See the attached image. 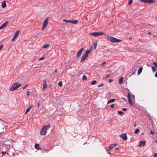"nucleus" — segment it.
I'll return each mask as SVG.
<instances>
[{"label":"nucleus","mask_w":157,"mask_h":157,"mask_svg":"<svg viewBox=\"0 0 157 157\" xmlns=\"http://www.w3.org/2000/svg\"><path fill=\"white\" fill-rule=\"evenodd\" d=\"M91 35L94 36H97V32H94L92 33H90Z\"/></svg>","instance_id":"obj_20"},{"label":"nucleus","mask_w":157,"mask_h":157,"mask_svg":"<svg viewBox=\"0 0 157 157\" xmlns=\"http://www.w3.org/2000/svg\"><path fill=\"white\" fill-rule=\"evenodd\" d=\"M123 81V78L122 77H121L119 80L118 82L120 84H121L122 83Z\"/></svg>","instance_id":"obj_15"},{"label":"nucleus","mask_w":157,"mask_h":157,"mask_svg":"<svg viewBox=\"0 0 157 157\" xmlns=\"http://www.w3.org/2000/svg\"><path fill=\"white\" fill-rule=\"evenodd\" d=\"M63 21L64 22H65L66 23H70L73 24H77L78 23V21L77 20H67V19H63Z\"/></svg>","instance_id":"obj_5"},{"label":"nucleus","mask_w":157,"mask_h":157,"mask_svg":"<svg viewBox=\"0 0 157 157\" xmlns=\"http://www.w3.org/2000/svg\"><path fill=\"white\" fill-rule=\"evenodd\" d=\"M136 124H135L134 125V127H136Z\"/></svg>","instance_id":"obj_52"},{"label":"nucleus","mask_w":157,"mask_h":157,"mask_svg":"<svg viewBox=\"0 0 157 157\" xmlns=\"http://www.w3.org/2000/svg\"><path fill=\"white\" fill-rule=\"evenodd\" d=\"M30 109H29L28 107L27 109L26 110V111L25 112V113L26 114H27L30 110Z\"/></svg>","instance_id":"obj_29"},{"label":"nucleus","mask_w":157,"mask_h":157,"mask_svg":"<svg viewBox=\"0 0 157 157\" xmlns=\"http://www.w3.org/2000/svg\"><path fill=\"white\" fill-rule=\"evenodd\" d=\"M27 94L28 96H29V91H27Z\"/></svg>","instance_id":"obj_45"},{"label":"nucleus","mask_w":157,"mask_h":157,"mask_svg":"<svg viewBox=\"0 0 157 157\" xmlns=\"http://www.w3.org/2000/svg\"><path fill=\"white\" fill-rule=\"evenodd\" d=\"M19 31H17L16 32V33H15V34L13 36V39H12V41H14V40L18 36V35L19 34Z\"/></svg>","instance_id":"obj_12"},{"label":"nucleus","mask_w":157,"mask_h":157,"mask_svg":"<svg viewBox=\"0 0 157 157\" xmlns=\"http://www.w3.org/2000/svg\"><path fill=\"white\" fill-rule=\"evenodd\" d=\"M155 142L157 144V140H155Z\"/></svg>","instance_id":"obj_56"},{"label":"nucleus","mask_w":157,"mask_h":157,"mask_svg":"<svg viewBox=\"0 0 157 157\" xmlns=\"http://www.w3.org/2000/svg\"><path fill=\"white\" fill-rule=\"evenodd\" d=\"M110 75H106V76H105V77H106V78H107L109 77L110 76Z\"/></svg>","instance_id":"obj_48"},{"label":"nucleus","mask_w":157,"mask_h":157,"mask_svg":"<svg viewBox=\"0 0 157 157\" xmlns=\"http://www.w3.org/2000/svg\"><path fill=\"white\" fill-rule=\"evenodd\" d=\"M119 150V149L118 148H116V150Z\"/></svg>","instance_id":"obj_53"},{"label":"nucleus","mask_w":157,"mask_h":157,"mask_svg":"<svg viewBox=\"0 0 157 157\" xmlns=\"http://www.w3.org/2000/svg\"><path fill=\"white\" fill-rule=\"evenodd\" d=\"M2 6L3 8H6V2L5 1H3L2 2Z\"/></svg>","instance_id":"obj_14"},{"label":"nucleus","mask_w":157,"mask_h":157,"mask_svg":"<svg viewBox=\"0 0 157 157\" xmlns=\"http://www.w3.org/2000/svg\"><path fill=\"white\" fill-rule=\"evenodd\" d=\"M8 23V21H6V22L2 24V25L0 26V30L5 27L7 25Z\"/></svg>","instance_id":"obj_13"},{"label":"nucleus","mask_w":157,"mask_h":157,"mask_svg":"<svg viewBox=\"0 0 157 157\" xmlns=\"http://www.w3.org/2000/svg\"><path fill=\"white\" fill-rule=\"evenodd\" d=\"M121 98L122 99H123L125 101H127V100H126V99L125 98Z\"/></svg>","instance_id":"obj_47"},{"label":"nucleus","mask_w":157,"mask_h":157,"mask_svg":"<svg viewBox=\"0 0 157 157\" xmlns=\"http://www.w3.org/2000/svg\"><path fill=\"white\" fill-rule=\"evenodd\" d=\"M92 48V47H91L90 50L86 51L84 55L82 56L80 61L81 62H82L84 61L85 59L88 57L89 54Z\"/></svg>","instance_id":"obj_4"},{"label":"nucleus","mask_w":157,"mask_h":157,"mask_svg":"<svg viewBox=\"0 0 157 157\" xmlns=\"http://www.w3.org/2000/svg\"><path fill=\"white\" fill-rule=\"evenodd\" d=\"M21 84L18 82H15L13 83L10 89V91H13L18 88L21 86Z\"/></svg>","instance_id":"obj_3"},{"label":"nucleus","mask_w":157,"mask_h":157,"mask_svg":"<svg viewBox=\"0 0 157 157\" xmlns=\"http://www.w3.org/2000/svg\"><path fill=\"white\" fill-rule=\"evenodd\" d=\"M28 85V84H27L26 85H25L24 86H23L22 88L23 89H25L27 86Z\"/></svg>","instance_id":"obj_39"},{"label":"nucleus","mask_w":157,"mask_h":157,"mask_svg":"<svg viewBox=\"0 0 157 157\" xmlns=\"http://www.w3.org/2000/svg\"><path fill=\"white\" fill-rule=\"evenodd\" d=\"M153 64L157 68V63L156 62H153Z\"/></svg>","instance_id":"obj_34"},{"label":"nucleus","mask_w":157,"mask_h":157,"mask_svg":"<svg viewBox=\"0 0 157 157\" xmlns=\"http://www.w3.org/2000/svg\"><path fill=\"white\" fill-rule=\"evenodd\" d=\"M124 111H125L127 110V109L126 108H124L122 109Z\"/></svg>","instance_id":"obj_42"},{"label":"nucleus","mask_w":157,"mask_h":157,"mask_svg":"<svg viewBox=\"0 0 157 157\" xmlns=\"http://www.w3.org/2000/svg\"><path fill=\"white\" fill-rule=\"evenodd\" d=\"M49 20V18L48 17H47L45 20L44 21L42 30H43L46 27L47 25L48 24V21Z\"/></svg>","instance_id":"obj_6"},{"label":"nucleus","mask_w":157,"mask_h":157,"mask_svg":"<svg viewBox=\"0 0 157 157\" xmlns=\"http://www.w3.org/2000/svg\"><path fill=\"white\" fill-rule=\"evenodd\" d=\"M139 129L138 128H137L134 131V133L135 134H137L139 132Z\"/></svg>","instance_id":"obj_24"},{"label":"nucleus","mask_w":157,"mask_h":157,"mask_svg":"<svg viewBox=\"0 0 157 157\" xmlns=\"http://www.w3.org/2000/svg\"><path fill=\"white\" fill-rule=\"evenodd\" d=\"M114 106V104H112L111 105V108H113Z\"/></svg>","instance_id":"obj_41"},{"label":"nucleus","mask_w":157,"mask_h":157,"mask_svg":"<svg viewBox=\"0 0 157 157\" xmlns=\"http://www.w3.org/2000/svg\"><path fill=\"white\" fill-rule=\"evenodd\" d=\"M33 106V105H30L29 107L28 108L29 109H31V108H32Z\"/></svg>","instance_id":"obj_38"},{"label":"nucleus","mask_w":157,"mask_h":157,"mask_svg":"<svg viewBox=\"0 0 157 157\" xmlns=\"http://www.w3.org/2000/svg\"><path fill=\"white\" fill-rule=\"evenodd\" d=\"M107 39L113 43H117L121 41V40L120 39H117V38L112 36H107Z\"/></svg>","instance_id":"obj_2"},{"label":"nucleus","mask_w":157,"mask_h":157,"mask_svg":"<svg viewBox=\"0 0 157 157\" xmlns=\"http://www.w3.org/2000/svg\"><path fill=\"white\" fill-rule=\"evenodd\" d=\"M113 146L114 147H115L117 146V144H112Z\"/></svg>","instance_id":"obj_40"},{"label":"nucleus","mask_w":157,"mask_h":157,"mask_svg":"<svg viewBox=\"0 0 157 157\" xmlns=\"http://www.w3.org/2000/svg\"><path fill=\"white\" fill-rule=\"evenodd\" d=\"M142 69H143V68L142 67H140L139 68V69L138 70V75H140L141 73V72L142 71Z\"/></svg>","instance_id":"obj_19"},{"label":"nucleus","mask_w":157,"mask_h":157,"mask_svg":"<svg viewBox=\"0 0 157 157\" xmlns=\"http://www.w3.org/2000/svg\"><path fill=\"white\" fill-rule=\"evenodd\" d=\"M34 147L36 149L38 150H40V149L39 148V145L36 143L35 144Z\"/></svg>","instance_id":"obj_18"},{"label":"nucleus","mask_w":157,"mask_h":157,"mask_svg":"<svg viewBox=\"0 0 157 157\" xmlns=\"http://www.w3.org/2000/svg\"><path fill=\"white\" fill-rule=\"evenodd\" d=\"M97 42H95L94 43L93 46L94 47V49H95L96 48L97 46Z\"/></svg>","instance_id":"obj_23"},{"label":"nucleus","mask_w":157,"mask_h":157,"mask_svg":"<svg viewBox=\"0 0 157 157\" xmlns=\"http://www.w3.org/2000/svg\"><path fill=\"white\" fill-rule=\"evenodd\" d=\"M148 34H150H150H151V32H149V33H148Z\"/></svg>","instance_id":"obj_57"},{"label":"nucleus","mask_w":157,"mask_h":157,"mask_svg":"<svg viewBox=\"0 0 157 157\" xmlns=\"http://www.w3.org/2000/svg\"><path fill=\"white\" fill-rule=\"evenodd\" d=\"M128 102L130 104L131 106H133V104L130 95V94L129 93H128Z\"/></svg>","instance_id":"obj_9"},{"label":"nucleus","mask_w":157,"mask_h":157,"mask_svg":"<svg viewBox=\"0 0 157 157\" xmlns=\"http://www.w3.org/2000/svg\"><path fill=\"white\" fill-rule=\"evenodd\" d=\"M154 157H157V153H155L154 154Z\"/></svg>","instance_id":"obj_43"},{"label":"nucleus","mask_w":157,"mask_h":157,"mask_svg":"<svg viewBox=\"0 0 157 157\" xmlns=\"http://www.w3.org/2000/svg\"><path fill=\"white\" fill-rule=\"evenodd\" d=\"M150 133L152 135H153L154 134V132L152 131H151L150 132Z\"/></svg>","instance_id":"obj_44"},{"label":"nucleus","mask_w":157,"mask_h":157,"mask_svg":"<svg viewBox=\"0 0 157 157\" xmlns=\"http://www.w3.org/2000/svg\"><path fill=\"white\" fill-rule=\"evenodd\" d=\"M103 85H104V84L103 83H101L98 86V87H100L103 86Z\"/></svg>","instance_id":"obj_35"},{"label":"nucleus","mask_w":157,"mask_h":157,"mask_svg":"<svg viewBox=\"0 0 157 157\" xmlns=\"http://www.w3.org/2000/svg\"><path fill=\"white\" fill-rule=\"evenodd\" d=\"M113 81V80L112 79H109V82H111Z\"/></svg>","instance_id":"obj_46"},{"label":"nucleus","mask_w":157,"mask_h":157,"mask_svg":"<svg viewBox=\"0 0 157 157\" xmlns=\"http://www.w3.org/2000/svg\"><path fill=\"white\" fill-rule=\"evenodd\" d=\"M104 34V33L103 32H97V35L98 36L103 35Z\"/></svg>","instance_id":"obj_22"},{"label":"nucleus","mask_w":157,"mask_h":157,"mask_svg":"<svg viewBox=\"0 0 157 157\" xmlns=\"http://www.w3.org/2000/svg\"><path fill=\"white\" fill-rule=\"evenodd\" d=\"M115 101V99L114 98L112 99L109 100L107 102V104H109L110 103H112L114 102Z\"/></svg>","instance_id":"obj_17"},{"label":"nucleus","mask_w":157,"mask_h":157,"mask_svg":"<svg viewBox=\"0 0 157 157\" xmlns=\"http://www.w3.org/2000/svg\"><path fill=\"white\" fill-rule=\"evenodd\" d=\"M82 79L83 80H87V78L86 76L84 75L82 76Z\"/></svg>","instance_id":"obj_27"},{"label":"nucleus","mask_w":157,"mask_h":157,"mask_svg":"<svg viewBox=\"0 0 157 157\" xmlns=\"http://www.w3.org/2000/svg\"><path fill=\"white\" fill-rule=\"evenodd\" d=\"M37 105H38V108H39V102L38 103Z\"/></svg>","instance_id":"obj_51"},{"label":"nucleus","mask_w":157,"mask_h":157,"mask_svg":"<svg viewBox=\"0 0 157 157\" xmlns=\"http://www.w3.org/2000/svg\"><path fill=\"white\" fill-rule=\"evenodd\" d=\"M2 154V156L4 155L5 154H6V152H5V151H2V152H1Z\"/></svg>","instance_id":"obj_36"},{"label":"nucleus","mask_w":157,"mask_h":157,"mask_svg":"<svg viewBox=\"0 0 157 157\" xmlns=\"http://www.w3.org/2000/svg\"><path fill=\"white\" fill-rule=\"evenodd\" d=\"M155 76L157 78V72H156L155 75Z\"/></svg>","instance_id":"obj_50"},{"label":"nucleus","mask_w":157,"mask_h":157,"mask_svg":"<svg viewBox=\"0 0 157 157\" xmlns=\"http://www.w3.org/2000/svg\"><path fill=\"white\" fill-rule=\"evenodd\" d=\"M3 46L2 45L0 46V50L2 48Z\"/></svg>","instance_id":"obj_49"},{"label":"nucleus","mask_w":157,"mask_h":157,"mask_svg":"<svg viewBox=\"0 0 157 157\" xmlns=\"http://www.w3.org/2000/svg\"><path fill=\"white\" fill-rule=\"evenodd\" d=\"M108 153H109V154H111V153H110V152L109 151H108Z\"/></svg>","instance_id":"obj_58"},{"label":"nucleus","mask_w":157,"mask_h":157,"mask_svg":"<svg viewBox=\"0 0 157 157\" xmlns=\"http://www.w3.org/2000/svg\"><path fill=\"white\" fill-rule=\"evenodd\" d=\"M97 82V81L96 80H94L92 81L91 83V85H93L95 84Z\"/></svg>","instance_id":"obj_25"},{"label":"nucleus","mask_w":157,"mask_h":157,"mask_svg":"<svg viewBox=\"0 0 157 157\" xmlns=\"http://www.w3.org/2000/svg\"><path fill=\"white\" fill-rule=\"evenodd\" d=\"M132 1H133V0H129V1L128 2V5H131L132 2Z\"/></svg>","instance_id":"obj_30"},{"label":"nucleus","mask_w":157,"mask_h":157,"mask_svg":"<svg viewBox=\"0 0 157 157\" xmlns=\"http://www.w3.org/2000/svg\"><path fill=\"white\" fill-rule=\"evenodd\" d=\"M49 44H47L45 45H44L43 46V48H46L49 47Z\"/></svg>","instance_id":"obj_21"},{"label":"nucleus","mask_w":157,"mask_h":157,"mask_svg":"<svg viewBox=\"0 0 157 157\" xmlns=\"http://www.w3.org/2000/svg\"><path fill=\"white\" fill-rule=\"evenodd\" d=\"M120 136L124 140H127V137L126 133H124L120 135Z\"/></svg>","instance_id":"obj_8"},{"label":"nucleus","mask_w":157,"mask_h":157,"mask_svg":"<svg viewBox=\"0 0 157 157\" xmlns=\"http://www.w3.org/2000/svg\"><path fill=\"white\" fill-rule=\"evenodd\" d=\"M153 36H154V37H156V35H153Z\"/></svg>","instance_id":"obj_59"},{"label":"nucleus","mask_w":157,"mask_h":157,"mask_svg":"<svg viewBox=\"0 0 157 157\" xmlns=\"http://www.w3.org/2000/svg\"><path fill=\"white\" fill-rule=\"evenodd\" d=\"M132 97H133V98H134L135 97V96L134 95H132Z\"/></svg>","instance_id":"obj_55"},{"label":"nucleus","mask_w":157,"mask_h":157,"mask_svg":"<svg viewBox=\"0 0 157 157\" xmlns=\"http://www.w3.org/2000/svg\"><path fill=\"white\" fill-rule=\"evenodd\" d=\"M44 59V57H41V58H40V59H39V60H42L43 59Z\"/></svg>","instance_id":"obj_37"},{"label":"nucleus","mask_w":157,"mask_h":157,"mask_svg":"<svg viewBox=\"0 0 157 157\" xmlns=\"http://www.w3.org/2000/svg\"><path fill=\"white\" fill-rule=\"evenodd\" d=\"M105 63H106V62H103L102 63V64H101V67H103V66H104V65H105Z\"/></svg>","instance_id":"obj_33"},{"label":"nucleus","mask_w":157,"mask_h":157,"mask_svg":"<svg viewBox=\"0 0 157 157\" xmlns=\"http://www.w3.org/2000/svg\"><path fill=\"white\" fill-rule=\"evenodd\" d=\"M113 145L112 144L110 145L109 146V149H108V150H109L112 149H113Z\"/></svg>","instance_id":"obj_28"},{"label":"nucleus","mask_w":157,"mask_h":157,"mask_svg":"<svg viewBox=\"0 0 157 157\" xmlns=\"http://www.w3.org/2000/svg\"><path fill=\"white\" fill-rule=\"evenodd\" d=\"M50 126H51L50 124L44 126L40 131V134L41 135H45L46 134L48 130L50 128Z\"/></svg>","instance_id":"obj_1"},{"label":"nucleus","mask_w":157,"mask_h":157,"mask_svg":"<svg viewBox=\"0 0 157 157\" xmlns=\"http://www.w3.org/2000/svg\"><path fill=\"white\" fill-rule=\"evenodd\" d=\"M83 48H82L80 50L77 52L76 55V57H79L81 55L83 51Z\"/></svg>","instance_id":"obj_11"},{"label":"nucleus","mask_w":157,"mask_h":157,"mask_svg":"<svg viewBox=\"0 0 157 157\" xmlns=\"http://www.w3.org/2000/svg\"><path fill=\"white\" fill-rule=\"evenodd\" d=\"M57 71V69H56L55 71V72H56Z\"/></svg>","instance_id":"obj_54"},{"label":"nucleus","mask_w":157,"mask_h":157,"mask_svg":"<svg viewBox=\"0 0 157 157\" xmlns=\"http://www.w3.org/2000/svg\"><path fill=\"white\" fill-rule=\"evenodd\" d=\"M118 113L119 114H120L121 115H122L124 114L123 112L121 111H119L118 112Z\"/></svg>","instance_id":"obj_26"},{"label":"nucleus","mask_w":157,"mask_h":157,"mask_svg":"<svg viewBox=\"0 0 157 157\" xmlns=\"http://www.w3.org/2000/svg\"><path fill=\"white\" fill-rule=\"evenodd\" d=\"M145 144V141H140V144L139 147H140L142 145L143 146H144Z\"/></svg>","instance_id":"obj_16"},{"label":"nucleus","mask_w":157,"mask_h":157,"mask_svg":"<svg viewBox=\"0 0 157 157\" xmlns=\"http://www.w3.org/2000/svg\"><path fill=\"white\" fill-rule=\"evenodd\" d=\"M58 84L59 85V86H62V85H63V84H62V83L61 82H59V83H58Z\"/></svg>","instance_id":"obj_32"},{"label":"nucleus","mask_w":157,"mask_h":157,"mask_svg":"<svg viewBox=\"0 0 157 157\" xmlns=\"http://www.w3.org/2000/svg\"><path fill=\"white\" fill-rule=\"evenodd\" d=\"M151 68H152V71L154 72H155L156 71V70L154 67H153V66L151 67Z\"/></svg>","instance_id":"obj_31"},{"label":"nucleus","mask_w":157,"mask_h":157,"mask_svg":"<svg viewBox=\"0 0 157 157\" xmlns=\"http://www.w3.org/2000/svg\"><path fill=\"white\" fill-rule=\"evenodd\" d=\"M47 87V82L46 80H44L43 83V90H45Z\"/></svg>","instance_id":"obj_10"},{"label":"nucleus","mask_w":157,"mask_h":157,"mask_svg":"<svg viewBox=\"0 0 157 157\" xmlns=\"http://www.w3.org/2000/svg\"><path fill=\"white\" fill-rule=\"evenodd\" d=\"M140 1L141 2L145 3H151L154 2V1L153 0H140Z\"/></svg>","instance_id":"obj_7"}]
</instances>
